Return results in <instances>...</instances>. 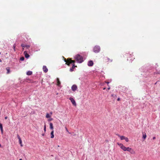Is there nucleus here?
<instances>
[{
  "mask_svg": "<svg viewBox=\"0 0 160 160\" xmlns=\"http://www.w3.org/2000/svg\"><path fill=\"white\" fill-rule=\"evenodd\" d=\"M131 149H132V148H130L129 147H127V148L126 151H128L129 152Z\"/></svg>",
  "mask_w": 160,
  "mask_h": 160,
  "instance_id": "obj_23",
  "label": "nucleus"
},
{
  "mask_svg": "<svg viewBox=\"0 0 160 160\" xmlns=\"http://www.w3.org/2000/svg\"><path fill=\"white\" fill-rule=\"evenodd\" d=\"M17 138H18L19 139V143L20 144L21 146V147H22V141L21 138H20V137L19 136V135L18 134V135H17Z\"/></svg>",
  "mask_w": 160,
  "mask_h": 160,
  "instance_id": "obj_10",
  "label": "nucleus"
},
{
  "mask_svg": "<svg viewBox=\"0 0 160 160\" xmlns=\"http://www.w3.org/2000/svg\"><path fill=\"white\" fill-rule=\"evenodd\" d=\"M6 70L7 71V73H9L10 72V69L8 67L6 68Z\"/></svg>",
  "mask_w": 160,
  "mask_h": 160,
  "instance_id": "obj_20",
  "label": "nucleus"
},
{
  "mask_svg": "<svg viewBox=\"0 0 160 160\" xmlns=\"http://www.w3.org/2000/svg\"><path fill=\"white\" fill-rule=\"evenodd\" d=\"M129 152H130L131 154H134L135 152L134 151L132 148Z\"/></svg>",
  "mask_w": 160,
  "mask_h": 160,
  "instance_id": "obj_21",
  "label": "nucleus"
},
{
  "mask_svg": "<svg viewBox=\"0 0 160 160\" xmlns=\"http://www.w3.org/2000/svg\"><path fill=\"white\" fill-rule=\"evenodd\" d=\"M107 84H108V83H109V82H107Z\"/></svg>",
  "mask_w": 160,
  "mask_h": 160,
  "instance_id": "obj_39",
  "label": "nucleus"
},
{
  "mask_svg": "<svg viewBox=\"0 0 160 160\" xmlns=\"http://www.w3.org/2000/svg\"><path fill=\"white\" fill-rule=\"evenodd\" d=\"M46 117L47 118H49L50 117V116L49 113H47L46 114Z\"/></svg>",
  "mask_w": 160,
  "mask_h": 160,
  "instance_id": "obj_22",
  "label": "nucleus"
},
{
  "mask_svg": "<svg viewBox=\"0 0 160 160\" xmlns=\"http://www.w3.org/2000/svg\"><path fill=\"white\" fill-rule=\"evenodd\" d=\"M1 147V144H0V147Z\"/></svg>",
  "mask_w": 160,
  "mask_h": 160,
  "instance_id": "obj_42",
  "label": "nucleus"
},
{
  "mask_svg": "<svg viewBox=\"0 0 160 160\" xmlns=\"http://www.w3.org/2000/svg\"><path fill=\"white\" fill-rule=\"evenodd\" d=\"M50 128L51 129H52L53 130V124L51 122L50 123Z\"/></svg>",
  "mask_w": 160,
  "mask_h": 160,
  "instance_id": "obj_19",
  "label": "nucleus"
},
{
  "mask_svg": "<svg viewBox=\"0 0 160 160\" xmlns=\"http://www.w3.org/2000/svg\"><path fill=\"white\" fill-rule=\"evenodd\" d=\"M100 51V46H95L93 48V52L96 53L99 52Z\"/></svg>",
  "mask_w": 160,
  "mask_h": 160,
  "instance_id": "obj_3",
  "label": "nucleus"
},
{
  "mask_svg": "<svg viewBox=\"0 0 160 160\" xmlns=\"http://www.w3.org/2000/svg\"><path fill=\"white\" fill-rule=\"evenodd\" d=\"M57 85L58 86H60L61 85V82L59 81V79L58 78H57Z\"/></svg>",
  "mask_w": 160,
  "mask_h": 160,
  "instance_id": "obj_15",
  "label": "nucleus"
},
{
  "mask_svg": "<svg viewBox=\"0 0 160 160\" xmlns=\"http://www.w3.org/2000/svg\"><path fill=\"white\" fill-rule=\"evenodd\" d=\"M117 136H118V137L120 138V139L122 140H124L125 138L126 137L124 136H121L118 134H116Z\"/></svg>",
  "mask_w": 160,
  "mask_h": 160,
  "instance_id": "obj_13",
  "label": "nucleus"
},
{
  "mask_svg": "<svg viewBox=\"0 0 160 160\" xmlns=\"http://www.w3.org/2000/svg\"><path fill=\"white\" fill-rule=\"evenodd\" d=\"M118 145L120 147V148L122 149L123 151H126L127 148L125 146H124L123 144L118 143Z\"/></svg>",
  "mask_w": 160,
  "mask_h": 160,
  "instance_id": "obj_5",
  "label": "nucleus"
},
{
  "mask_svg": "<svg viewBox=\"0 0 160 160\" xmlns=\"http://www.w3.org/2000/svg\"><path fill=\"white\" fill-rule=\"evenodd\" d=\"M24 53L25 54V57L26 58H28L30 57L29 55L27 53L26 51L24 52Z\"/></svg>",
  "mask_w": 160,
  "mask_h": 160,
  "instance_id": "obj_14",
  "label": "nucleus"
},
{
  "mask_svg": "<svg viewBox=\"0 0 160 160\" xmlns=\"http://www.w3.org/2000/svg\"><path fill=\"white\" fill-rule=\"evenodd\" d=\"M32 72L31 71H28L27 72V74L28 75H30L32 74Z\"/></svg>",
  "mask_w": 160,
  "mask_h": 160,
  "instance_id": "obj_17",
  "label": "nucleus"
},
{
  "mask_svg": "<svg viewBox=\"0 0 160 160\" xmlns=\"http://www.w3.org/2000/svg\"><path fill=\"white\" fill-rule=\"evenodd\" d=\"M19 160H22V159H20Z\"/></svg>",
  "mask_w": 160,
  "mask_h": 160,
  "instance_id": "obj_41",
  "label": "nucleus"
},
{
  "mask_svg": "<svg viewBox=\"0 0 160 160\" xmlns=\"http://www.w3.org/2000/svg\"><path fill=\"white\" fill-rule=\"evenodd\" d=\"M120 98H118L117 100H118V101H120Z\"/></svg>",
  "mask_w": 160,
  "mask_h": 160,
  "instance_id": "obj_33",
  "label": "nucleus"
},
{
  "mask_svg": "<svg viewBox=\"0 0 160 160\" xmlns=\"http://www.w3.org/2000/svg\"><path fill=\"white\" fill-rule=\"evenodd\" d=\"M76 66H75V64L72 65V67L70 69V71L72 72L74 71V69L75 68Z\"/></svg>",
  "mask_w": 160,
  "mask_h": 160,
  "instance_id": "obj_12",
  "label": "nucleus"
},
{
  "mask_svg": "<svg viewBox=\"0 0 160 160\" xmlns=\"http://www.w3.org/2000/svg\"><path fill=\"white\" fill-rule=\"evenodd\" d=\"M154 140L156 139V137H153L152 138Z\"/></svg>",
  "mask_w": 160,
  "mask_h": 160,
  "instance_id": "obj_32",
  "label": "nucleus"
},
{
  "mask_svg": "<svg viewBox=\"0 0 160 160\" xmlns=\"http://www.w3.org/2000/svg\"><path fill=\"white\" fill-rule=\"evenodd\" d=\"M72 90L73 91H75L77 89V87L76 85H73L71 87Z\"/></svg>",
  "mask_w": 160,
  "mask_h": 160,
  "instance_id": "obj_7",
  "label": "nucleus"
},
{
  "mask_svg": "<svg viewBox=\"0 0 160 160\" xmlns=\"http://www.w3.org/2000/svg\"><path fill=\"white\" fill-rule=\"evenodd\" d=\"M108 60V61H110V62H112V60H110L109 58H107Z\"/></svg>",
  "mask_w": 160,
  "mask_h": 160,
  "instance_id": "obj_29",
  "label": "nucleus"
},
{
  "mask_svg": "<svg viewBox=\"0 0 160 160\" xmlns=\"http://www.w3.org/2000/svg\"><path fill=\"white\" fill-rule=\"evenodd\" d=\"M125 141L126 142H128V138H127V137H126L125 138V139H124Z\"/></svg>",
  "mask_w": 160,
  "mask_h": 160,
  "instance_id": "obj_25",
  "label": "nucleus"
},
{
  "mask_svg": "<svg viewBox=\"0 0 160 160\" xmlns=\"http://www.w3.org/2000/svg\"><path fill=\"white\" fill-rule=\"evenodd\" d=\"M66 130L67 131H68V129H67V128H66Z\"/></svg>",
  "mask_w": 160,
  "mask_h": 160,
  "instance_id": "obj_38",
  "label": "nucleus"
},
{
  "mask_svg": "<svg viewBox=\"0 0 160 160\" xmlns=\"http://www.w3.org/2000/svg\"><path fill=\"white\" fill-rule=\"evenodd\" d=\"M2 61L1 59L0 58V62H2Z\"/></svg>",
  "mask_w": 160,
  "mask_h": 160,
  "instance_id": "obj_37",
  "label": "nucleus"
},
{
  "mask_svg": "<svg viewBox=\"0 0 160 160\" xmlns=\"http://www.w3.org/2000/svg\"><path fill=\"white\" fill-rule=\"evenodd\" d=\"M69 99L70 100L71 102H72V103L74 106H76V103L73 98L70 97L69 98Z\"/></svg>",
  "mask_w": 160,
  "mask_h": 160,
  "instance_id": "obj_6",
  "label": "nucleus"
},
{
  "mask_svg": "<svg viewBox=\"0 0 160 160\" xmlns=\"http://www.w3.org/2000/svg\"><path fill=\"white\" fill-rule=\"evenodd\" d=\"M21 46L23 47V50L24 49L23 48H28L30 47V46L29 45H25L23 43L21 44Z\"/></svg>",
  "mask_w": 160,
  "mask_h": 160,
  "instance_id": "obj_8",
  "label": "nucleus"
},
{
  "mask_svg": "<svg viewBox=\"0 0 160 160\" xmlns=\"http://www.w3.org/2000/svg\"><path fill=\"white\" fill-rule=\"evenodd\" d=\"M54 130H52L51 133V138H53L54 137Z\"/></svg>",
  "mask_w": 160,
  "mask_h": 160,
  "instance_id": "obj_16",
  "label": "nucleus"
},
{
  "mask_svg": "<svg viewBox=\"0 0 160 160\" xmlns=\"http://www.w3.org/2000/svg\"><path fill=\"white\" fill-rule=\"evenodd\" d=\"M75 58L77 62L79 63H81L83 61V57L79 54L76 55Z\"/></svg>",
  "mask_w": 160,
  "mask_h": 160,
  "instance_id": "obj_1",
  "label": "nucleus"
},
{
  "mask_svg": "<svg viewBox=\"0 0 160 160\" xmlns=\"http://www.w3.org/2000/svg\"><path fill=\"white\" fill-rule=\"evenodd\" d=\"M1 53V52H0V54Z\"/></svg>",
  "mask_w": 160,
  "mask_h": 160,
  "instance_id": "obj_43",
  "label": "nucleus"
},
{
  "mask_svg": "<svg viewBox=\"0 0 160 160\" xmlns=\"http://www.w3.org/2000/svg\"><path fill=\"white\" fill-rule=\"evenodd\" d=\"M2 128H3L2 124L1 125H0V129Z\"/></svg>",
  "mask_w": 160,
  "mask_h": 160,
  "instance_id": "obj_31",
  "label": "nucleus"
},
{
  "mask_svg": "<svg viewBox=\"0 0 160 160\" xmlns=\"http://www.w3.org/2000/svg\"><path fill=\"white\" fill-rule=\"evenodd\" d=\"M52 120H53V118H49V119H48V121H52Z\"/></svg>",
  "mask_w": 160,
  "mask_h": 160,
  "instance_id": "obj_28",
  "label": "nucleus"
},
{
  "mask_svg": "<svg viewBox=\"0 0 160 160\" xmlns=\"http://www.w3.org/2000/svg\"><path fill=\"white\" fill-rule=\"evenodd\" d=\"M15 44H14L13 46V49L14 50V51H15Z\"/></svg>",
  "mask_w": 160,
  "mask_h": 160,
  "instance_id": "obj_26",
  "label": "nucleus"
},
{
  "mask_svg": "<svg viewBox=\"0 0 160 160\" xmlns=\"http://www.w3.org/2000/svg\"><path fill=\"white\" fill-rule=\"evenodd\" d=\"M110 88H108V89L109 90V89H110Z\"/></svg>",
  "mask_w": 160,
  "mask_h": 160,
  "instance_id": "obj_40",
  "label": "nucleus"
},
{
  "mask_svg": "<svg viewBox=\"0 0 160 160\" xmlns=\"http://www.w3.org/2000/svg\"><path fill=\"white\" fill-rule=\"evenodd\" d=\"M142 134H143L142 138L144 139H145L146 138V137H147L146 134L145 133L143 132Z\"/></svg>",
  "mask_w": 160,
  "mask_h": 160,
  "instance_id": "obj_18",
  "label": "nucleus"
},
{
  "mask_svg": "<svg viewBox=\"0 0 160 160\" xmlns=\"http://www.w3.org/2000/svg\"><path fill=\"white\" fill-rule=\"evenodd\" d=\"M42 136H44V134H42Z\"/></svg>",
  "mask_w": 160,
  "mask_h": 160,
  "instance_id": "obj_36",
  "label": "nucleus"
},
{
  "mask_svg": "<svg viewBox=\"0 0 160 160\" xmlns=\"http://www.w3.org/2000/svg\"><path fill=\"white\" fill-rule=\"evenodd\" d=\"M44 132H46V125H44Z\"/></svg>",
  "mask_w": 160,
  "mask_h": 160,
  "instance_id": "obj_27",
  "label": "nucleus"
},
{
  "mask_svg": "<svg viewBox=\"0 0 160 160\" xmlns=\"http://www.w3.org/2000/svg\"><path fill=\"white\" fill-rule=\"evenodd\" d=\"M0 130H1V133L2 134L3 133V128H0Z\"/></svg>",
  "mask_w": 160,
  "mask_h": 160,
  "instance_id": "obj_30",
  "label": "nucleus"
},
{
  "mask_svg": "<svg viewBox=\"0 0 160 160\" xmlns=\"http://www.w3.org/2000/svg\"><path fill=\"white\" fill-rule=\"evenodd\" d=\"M24 59V58L23 57H21L20 58V60L21 61H23Z\"/></svg>",
  "mask_w": 160,
  "mask_h": 160,
  "instance_id": "obj_24",
  "label": "nucleus"
},
{
  "mask_svg": "<svg viewBox=\"0 0 160 160\" xmlns=\"http://www.w3.org/2000/svg\"><path fill=\"white\" fill-rule=\"evenodd\" d=\"M93 64V62L92 61L90 60L89 61L88 63V65L89 66H92Z\"/></svg>",
  "mask_w": 160,
  "mask_h": 160,
  "instance_id": "obj_9",
  "label": "nucleus"
},
{
  "mask_svg": "<svg viewBox=\"0 0 160 160\" xmlns=\"http://www.w3.org/2000/svg\"><path fill=\"white\" fill-rule=\"evenodd\" d=\"M114 95V94H111V96L113 97Z\"/></svg>",
  "mask_w": 160,
  "mask_h": 160,
  "instance_id": "obj_34",
  "label": "nucleus"
},
{
  "mask_svg": "<svg viewBox=\"0 0 160 160\" xmlns=\"http://www.w3.org/2000/svg\"><path fill=\"white\" fill-rule=\"evenodd\" d=\"M64 61L66 62V64L69 66H70L72 64V65L74 64L75 62V61L72 60L71 59H69L68 60V62H67L65 58Z\"/></svg>",
  "mask_w": 160,
  "mask_h": 160,
  "instance_id": "obj_4",
  "label": "nucleus"
},
{
  "mask_svg": "<svg viewBox=\"0 0 160 160\" xmlns=\"http://www.w3.org/2000/svg\"><path fill=\"white\" fill-rule=\"evenodd\" d=\"M125 55L127 57V60L129 61L130 62H131L134 59V58L133 57V55L131 54L127 53Z\"/></svg>",
  "mask_w": 160,
  "mask_h": 160,
  "instance_id": "obj_2",
  "label": "nucleus"
},
{
  "mask_svg": "<svg viewBox=\"0 0 160 160\" xmlns=\"http://www.w3.org/2000/svg\"><path fill=\"white\" fill-rule=\"evenodd\" d=\"M7 117H5V119H7Z\"/></svg>",
  "mask_w": 160,
  "mask_h": 160,
  "instance_id": "obj_35",
  "label": "nucleus"
},
{
  "mask_svg": "<svg viewBox=\"0 0 160 160\" xmlns=\"http://www.w3.org/2000/svg\"><path fill=\"white\" fill-rule=\"evenodd\" d=\"M43 70L44 72H47L48 71V69L45 66H43Z\"/></svg>",
  "mask_w": 160,
  "mask_h": 160,
  "instance_id": "obj_11",
  "label": "nucleus"
}]
</instances>
